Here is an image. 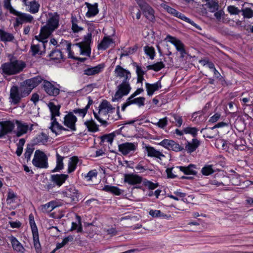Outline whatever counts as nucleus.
I'll use <instances>...</instances> for the list:
<instances>
[{"label": "nucleus", "instance_id": "nucleus-59", "mask_svg": "<svg viewBox=\"0 0 253 253\" xmlns=\"http://www.w3.org/2000/svg\"><path fill=\"white\" fill-rule=\"evenodd\" d=\"M97 175V172L96 169L89 171L85 176L87 181L92 180L93 178H96Z\"/></svg>", "mask_w": 253, "mask_h": 253}, {"label": "nucleus", "instance_id": "nucleus-61", "mask_svg": "<svg viewBox=\"0 0 253 253\" xmlns=\"http://www.w3.org/2000/svg\"><path fill=\"white\" fill-rule=\"evenodd\" d=\"M4 6L5 8L7 9L9 13L11 14L14 15V14L17 11L11 6L10 0H8L7 1H5Z\"/></svg>", "mask_w": 253, "mask_h": 253}, {"label": "nucleus", "instance_id": "nucleus-53", "mask_svg": "<svg viewBox=\"0 0 253 253\" xmlns=\"http://www.w3.org/2000/svg\"><path fill=\"white\" fill-rule=\"evenodd\" d=\"M34 246L36 250H39L40 249L41 245L39 239L38 231L33 232Z\"/></svg>", "mask_w": 253, "mask_h": 253}, {"label": "nucleus", "instance_id": "nucleus-44", "mask_svg": "<svg viewBox=\"0 0 253 253\" xmlns=\"http://www.w3.org/2000/svg\"><path fill=\"white\" fill-rule=\"evenodd\" d=\"M98 111H102L103 110L107 109V111H112L115 108L113 107L112 105L107 100H103L99 105Z\"/></svg>", "mask_w": 253, "mask_h": 253}, {"label": "nucleus", "instance_id": "nucleus-50", "mask_svg": "<svg viewBox=\"0 0 253 253\" xmlns=\"http://www.w3.org/2000/svg\"><path fill=\"white\" fill-rule=\"evenodd\" d=\"M198 129L194 127H186L183 128V131L185 134H190L193 137H195L197 135Z\"/></svg>", "mask_w": 253, "mask_h": 253}, {"label": "nucleus", "instance_id": "nucleus-15", "mask_svg": "<svg viewBox=\"0 0 253 253\" xmlns=\"http://www.w3.org/2000/svg\"><path fill=\"white\" fill-rule=\"evenodd\" d=\"M64 125L68 127L71 130H76V123L77 121V117L74 115L72 112L64 117Z\"/></svg>", "mask_w": 253, "mask_h": 253}, {"label": "nucleus", "instance_id": "nucleus-17", "mask_svg": "<svg viewBox=\"0 0 253 253\" xmlns=\"http://www.w3.org/2000/svg\"><path fill=\"white\" fill-rule=\"evenodd\" d=\"M145 98L144 97H139L137 98H132L129 99V97L127 99L126 102L124 103L122 107V110L123 111L125 108L131 105L136 104L138 106L140 107L144 105Z\"/></svg>", "mask_w": 253, "mask_h": 253}, {"label": "nucleus", "instance_id": "nucleus-13", "mask_svg": "<svg viewBox=\"0 0 253 253\" xmlns=\"http://www.w3.org/2000/svg\"><path fill=\"white\" fill-rule=\"evenodd\" d=\"M0 125V138L11 132L15 127L14 122L10 121H2Z\"/></svg>", "mask_w": 253, "mask_h": 253}, {"label": "nucleus", "instance_id": "nucleus-47", "mask_svg": "<svg viewBox=\"0 0 253 253\" xmlns=\"http://www.w3.org/2000/svg\"><path fill=\"white\" fill-rule=\"evenodd\" d=\"M103 190L106 192H110L116 195H120L122 193L121 190L118 187L115 186L105 185Z\"/></svg>", "mask_w": 253, "mask_h": 253}, {"label": "nucleus", "instance_id": "nucleus-56", "mask_svg": "<svg viewBox=\"0 0 253 253\" xmlns=\"http://www.w3.org/2000/svg\"><path fill=\"white\" fill-rule=\"evenodd\" d=\"M220 107H221V108L223 109L224 111H228V109H234L235 107L237 108V106L234 102L230 101L227 103L226 104H223L221 106H219V109H220Z\"/></svg>", "mask_w": 253, "mask_h": 253}, {"label": "nucleus", "instance_id": "nucleus-29", "mask_svg": "<svg viewBox=\"0 0 253 253\" xmlns=\"http://www.w3.org/2000/svg\"><path fill=\"white\" fill-rule=\"evenodd\" d=\"M15 123L17 126L16 132L17 136L20 137L27 132L28 129V126L27 125L18 121H16Z\"/></svg>", "mask_w": 253, "mask_h": 253}, {"label": "nucleus", "instance_id": "nucleus-12", "mask_svg": "<svg viewBox=\"0 0 253 253\" xmlns=\"http://www.w3.org/2000/svg\"><path fill=\"white\" fill-rule=\"evenodd\" d=\"M165 40L168 41L172 44L175 47L176 50L179 51L181 55H183L186 53L184 45L179 39L170 35H168Z\"/></svg>", "mask_w": 253, "mask_h": 253}, {"label": "nucleus", "instance_id": "nucleus-20", "mask_svg": "<svg viewBox=\"0 0 253 253\" xmlns=\"http://www.w3.org/2000/svg\"><path fill=\"white\" fill-rule=\"evenodd\" d=\"M88 10L85 13V16L87 18H91L95 16L99 13V9L98 8V4L95 2L94 4H91L87 2H85Z\"/></svg>", "mask_w": 253, "mask_h": 253}, {"label": "nucleus", "instance_id": "nucleus-8", "mask_svg": "<svg viewBox=\"0 0 253 253\" xmlns=\"http://www.w3.org/2000/svg\"><path fill=\"white\" fill-rule=\"evenodd\" d=\"M167 10L168 12L172 15L179 18L180 19L190 24L192 26H193L194 27H195L198 30H201V28L199 25L195 23L193 21L189 19V18L187 17L184 14H182V13L178 11L175 9L168 6L167 8Z\"/></svg>", "mask_w": 253, "mask_h": 253}, {"label": "nucleus", "instance_id": "nucleus-32", "mask_svg": "<svg viewBox=\"0 0 253 253\" xmlns=\"http://www.w3.org/2000/svg\"><path fill=\"white\" fill-rule=\"evenodd\" d=\"M0 39L3 42H10L14 39V37L13 34L0 29Z\"/></svg>", "mask_w": 253, "mask_h": 253}, {"label": "nucleus", "instance_id": "nucleus-38", "mask_svg": "<svg viewBox=\"0 0 253 253\" xmlns=\"http://www.w3.org/2000/svg\"><path fill=\"white\" fill-rule=\"evenodd\" d=\"M165 65L162 61L158 62L152 65H149L147 66L148 70H153L155 72H158L165 68Z\"/></svg>", "mask_w": 253, "mask_h": 253}, {"label": "nucleus", "instance_id": "nucleus-7", "mask_svg": "<svg viewBox=\"0 0 253 253\" xmlns=\"http://www.w3.org/2000/svg\"><path fill=\"white\" fill-rule=\"evenodd\" d=\"M138 144L136 142H124L118 145L119 151L124 156L133 154L136 150Z\"/></svg>", "mask_w": 253, "mask_h": 253}, {"label": "nucleus", "instance_id": "nucleus-48", "mask_svg": "<svg viewBox=\"0 0 253 253\" xmlns=\"http://www.w3.org/2000/svg\"><path fill=\"white\" fill-rule=\"evenodd\" d=\"M207 5L210 11L211 12H215L219 8L218 2L213 0H211L207 2Z\"/></svg>", "mask_w": 253, "mask_h": 253}, {"label": "nucleus", "instance_id": "nucleus-4", "mask_svg": "<svg viewBox=\"0 0 253 253\" xmlns=\"http://www.w3.org/2000/svg\"><path fill=\"white\" fill-rule=\"evenodd\" d=\"M147 19L151 22L155 21V11L152 7L145 0H135Z\"/></svg>", "mask_w": 253, "mask_h": 253}, {"label": "nucleus", "instance_id": "nucleus-36", "mask_svg": "<svg viewBox=\"0 0 253 253\" xmlns=\"http://www.w3.org/2000/svg\"><path fill=\"white\" fill-rule=\"evenodd\" d=\"M56 207V202L51 201L45 205H42L41 206V210L43 212H49Z\"/></svg>", "mask_w": 253, "mask_h": 253}, {"label": "nucleus", "instance_id": "nucleus-55", "mask_svg": "<svg viewBox=\"0 0 253 253\" xmlns=\"http://www.w3.org/2000/svg\"><path fill=\"white\" fill-rule=\"evenodd\" d=\"M34 148L32 145H28L24 154L25 158L28 162L30 160L31 156L34 151Z\"/></svg>", "mask_w": 253, "mask_h": 253}, {"label": "nucleus", "instance_id": "nucleus-34", "mask_svg": "<svg viewBox=\"0 0 253 253\" xmlns=\"http://www.w3.org/2000/svg\"><path fill=\"white\" fill-rule=\"evenodd\" d=\"M169 120L178 127H180L183 123L182 117L177 114H171V117L169 119Z\"/></svg>", "mask_w": 253, "mask_h": 253}, {"label": "nucleus", "instance_id": "nucleus-35", "mask_svg": "<svg viewBox=\"0 0 253 253\" xmlns=\"http://www.w3.org/2000/svg\"><path fill=\"white\" fill-rule=\"evenodd\" d=\"M56 166L52 170V172L59 171L60 170H62L64 167L63 162L64 157L60 156L57 153H56Z\"/></svg>", "mask_w": 253, "mask_h": 253}, {"label": "nucleus", "instance_id": "nucleus-5", "mask_svg": "<svg viewBox=\"0 0 253 253\" xmlns=\"http://www.w3.org/2000/svg\"><path fill=\"white\" fill-rule=\"evenodd\" d=\"M32 163L38 168L45 169L48 167L47 157L43 152L39 150L35 151Z\"/></svg>", "mask_w": 253, "mask_h": 253}, {"label": "nucleus", "instance_id": "nucleus-26", "mask_svg": "<svg viewBox=\"0 0 253 253\" xmlns=\"http://www.w3.org/2000/svg\"><path fill=\"white\" fill-rule=\"evenodd\" d=\"M94 117L101 125L106 126L108 125V113L107 112H93Z\"/></svg>", "mask_w": 253, "mask_h": 253}, {"label": "nucleus", "instance_id": "nucleus-46", "mask_svg": "<svg viewBox=\"0 0 253 253\" xmlns=\"http://www.w3.org/2000/svg\"><path fill=\"white\" fill-rule=\"evenodd\" d=\"M84 125L89 131L96 132L98 130V127L97 125L93 120L86 121L84 123Z\"/></svg>", "mask_w": 253, "mask_h": 253}, {"label": "nucleus", "instance_id": "nucleus-19", "mask_svg": "<svg viewBox=\"0 0 253 253\" xmlns=\"http://www.w3.org/2000/svg\"><path fill=\"white\" fill-rule=\"evenodd\" d=\"M124 181L130 185L140 184L143 181L142 177L133 173L125 174Z\"/></svg>", "mask_w": 253, "mask_h": 253}, {"label": "nucleus", "instance_id": "nucleus-1", "mask_svg": "<svg viewBox=\"0 0 253 253\" xmlns=\"http://www.w3.org/2000/svg\"><path fill=\"white\" fill-rule=\"evenodd\" d=\"M41 76H37L27 79L21 83L20 86L13 85L10 91V98L12 103L16 104L21 99L28 96L32 90L38 86L42 82Z\"/></svg>", "mask_w": 253, "mask_h": 253}, {"label": "nucleus", "instance_id": "nucleus-21", "mask_svg": "<svg viewBox=\"0 0 253 253\" xmlns=\"http://www.w3.org/2000/svg\"><path fill=\"white\" fill-rule=\"evenodd\" d=\"M145 150L147 153V156L149 157H154L162 160V158L165 157V156L160 151L156 149L154 147L150 146H146Z\"/></svg>", "mask_w": 253, "mask_h": 253}, {"label": "nucleus", "instance_id": "nucleus-6", "mask_svg": "<svg viewBox=\"0 0 253 253\" xmlns=\"http://www.w3.org/2000/svg\"><path fill=\"white\" fill-rule=\"evenodd\" d=\"M13 15L17 16L15 19L14 27L18 26L23 23H33L34 22L33 16L26 13L17 10Z\"/></svg>", "mask_w": 253, "mask_h": 253}, {"label": "nucleus", "instance_id": "nucleus-41", "mask_svg": "<svg viewBox=\"0 0 253 253\" xmlns=\"http://www.w3.org/2000/svg\"><path fill=\"white\" fill-rule=\"evenodd\" d=\"M174 194L175 195L169 194L168 197L176 201H178L180 198H181V200L183 202H185L186 201H187V199L184 198L185 196H186L185 193H182L178 191H176L174 192Z\"/></svg>", "mask_w": 253, "mask_h": 253}, {"label": "nucleus", "instance_id": "nucleus-16", "mask_svg": "<svg viewBox=\"0 0 253 253\" xmlns=\"http://www.w3.org/2000/svg\"><path fill=\"white\" fill-rule=\"evenodd\" d=\"M116 76L120 78H124L123 81H129L131 78V73L129 71L124 68L120 65H117L115 69Z\"/></svg>", "mask_w": 253, "mask_h": 253}, {"label": "nucleus", "instance_id": "nucleus-54", "mask_svg": "<svg viewBox=\"0 0 253 253\" xmlns=\"http://www.w3.org/2000/svg\"><path fill=\"white\" fill-rule=\"evenodd\" d=\"M108 113V121H114L121 119L120 112H107Z\"/></svg>", "mask_w": 253, "mask_h": 253}, {"label": "nucleus", "instance_id": "nucleus-43", "mask_svg": "<svg viewBox=\"0 0 253 253\" xmlns=\"http://www.w3.org/2000/svg\"><path fill=\"white\" fill-rule=\"evenodd\" d=\"M80 49L81 54L84 55L89 56L91 53L90 45L76 44Z\"/></svg>", "mask_w": 253, "mask_h": 253}, {"label": "nucleus", "instance_id": "nucleus-52", "mask_svg": "<svg viewBox=\"0 0 253 253\" xmlns=\"http://www.w3.org/2000/svg\"><path fill=\"white\" fill-rule=\"evenodd\" d=\"M58 46L60 47V49L66 50H70V47L72 46V43L69 41L62 39Z\"/></svg>", "mask_w": 253, "mask_h": 253}, {"label": "nucleus", "instance_id": "nucleus-45", "mask_svg": "<svg viewBox=\"0 0 253 253\" xmlns=\"http://www.w3.org/2000/svg\"><path fill=\"white\" fill-rule=\"evenodd\" d=\"M144 51L145 53L149 57V58L153 60L156 56V52L154 47L146 45L144 47Z\"/></svg>", "mask_w": 253, "mask_h": 253}, {"label": "nucleus", "instance_id": "nucleus-14", "mask_svg": "<svg viewBox=\"0 0 253 253\" xmlns=\"http://www.w3.org/2000/svg\"><path fill=\"white\" fill-rule=\"evenodd\" d=\"M105 67L104 63H101L94 67L88 66L84 70V74L88 76L98 75L103 72Z\"/></svg>", "mask_w": 253, "mask_h": 253}, {"label": "nucleus", "instance_id": "nucleus-28", "mask_svg": "<svg viewBox=\"0 0 253 253\" xmlns=\"http://www.w3.org/2000/svg\"><path fill=\"white\" fill-rule=\"evenodd\" d=\"M45 48L44 49L42 43L37 44H31L30 51L33 56H35L38 54L42 55L45 53Z\"/></svg>", "mask_w": 253, "mask_h": 253}, {"label": "nucleus", "instance_id": "nucleus-9", "mask_svg": "<svg viewBox=\"0 0 253 253\" xmlns=\"http://www.w3.org/2000/svg\"><path fill=\"white\" fill-rule=\"evenodd\" d=\"M42 77V80L41 83L42 82V88L45 92L50 96H56L58 95L60 92L59 88L49 81L44 80Z\"/></svg>", "mask_w": 253, "mask_h": 253}, {"label": "nucleus", "instance_id": "nucleus-64", "mask_svg": "<svg viewBox=\"0 0 253 253\" xmlns=\"http://www.w3.org/2000/svg\"><path fill=\"white\" fill-rule=\"evenodd\" d=\"M149 213V214L153 217H159L164 215V213H162L160 210H151Z\"/></svg>", "mask_w": 253, "mask_h": 253}, {"label": "nucleus", "instance_id": "nucleus-24", "mask_svg": "<svg viewBox=\"0 0 253 253\" xmlns=\"http://www.w3.org/2000/svg\"><path fill=\"white\" fill-rule=\"evenodd\" d=\"M114 42L113 39L109 36H104L100 42L97 45V49L99 50H105L110 45Z\"/></svg>", "mask_w": 253, "mask_h": 253}, {"label": "nucleus", "instance_id": "nucleus-37", "mask_svg": "<svg viewBox=\"0 0 253 253\" xmlns=\"http://www.w3.org/2000/svg\"><path fill=\"white\" fill-rule=\"evenodd\" d=\"M78 162L79 159L77 157L74 156L71 158V161L68 164V173H71L76 169Z\"/></svg>", "mask_w": 253, "mask_h": 253}, {"label": "nucleus", "instance_id": "nucleus-31", "mask_svg": "<svg viewBox=\"0 0 253 253\" xmlns=\"http://www.w3.org/2000/svg\"><path fill=\"white\" fill-rule=\"evenodd\" d=\"M118 89L125 95H127L130 91L131 87L129 81H123L118 86Z\"/></svg>", "mask_w": 253, "mask_h": 253}, {"label": "nucleus", "instance_id": "nucleus-22", "mask_svg": "<svg viewBox=\"0 0 253 253\" xmlns=\"http://www.w3.org/2000/svg\"><path fill=\"white\" fill-rule=\"evenodd\" d=\"M145 86L147 95L150 96L153 95L156 91L159 90L162 87V84L160 80H159L154 84L146 83Z\"/></svg>", "mask_w": 253, "mask_h": 253}, {"label": "nucleus", "instance_id": "nucleus-49", "mask_svg": "<svg viewBox=\"0 0 253 253\" xmlns=\"http://www.w3.org/2000/svg\"><path fill=\"white\" fill-rule=\"evenodd\" d=\"M116 135L114 133L105 134L101 137V142H107L112 144Z\"/></svg>", "mask_w": 253, "mask_h": 253}, {"label": "nucleus", "instance_id": "nucleus-40", "mask_svg": "<svg viewBox=\"0 0 253 253\" xmlns=\"http://www.w3.org/2000/svg\"><path fill=\"white\" fill-rule=\"evenodd\" d=\"M76 218L78 220V223L73 222L72 223V227L70 229V231H73L77 230V232L81 233L83 232V228L81 223V218L79 215H76Z\"/></svg>", "mask_w": 253, "mask_h": 253}, {"label": "nucleus", "instance_id": "nucleus-63", "mask_svg": "<svg viewBox=\"0 0 253 253\" xmlns=\"http://www.w3.org/2000/svg\"><path fill=\"white\" fill-rule=\"evenodd\" d=\"M133 65L135 67H136V73L137 74V76L140 75V76H144L146 73V71H144L142 69L141 66L138 65L137 63L134 62L133 63Z\"/></svg>", "mask_w": 253, "mask_h": 253}, {"label": "nucleus", "instance_id": "nucleus-2", "mask_svg": "<svg viewBox=\"0 0 253 253\" xmlns=\"http://www.w3.org/2000/svg\"><path fill=\"white\" fill-rule=\"evenodd\" d=\"M48 15V18L46 20V24L41 27L39 35L35 36V39L36 40L39 42H42L44 49H45V46L48 43L46 39L60 26V15L57 12H49Z\"/></svg>", "mask_w": 253, "mask_h": 253}, {"label": "nucleus", "instance_id": "nucleus-27", "mask_svg": "<svg viewBox=\"0 0 253 253\" xmlns=\"http://www.w3.org/2000/svg\"><path fill=\"white\" fill-rule=\"evenodd\" d=\"M200 144V141L196 138H193L191 142L187 141L185 143V149L188 153L195 151Z\"/></svg>", "mask_w": 253, "mask_h": 253}, {"label": "nucleus", "instance_id": "nucleus-30", "mask_svg": "<svg viewBox=\"0 0 253 253\" xmlns=\"http://www.w3.org/2000/svg\"><path fill=\"white\" fill-rule=\"evenodd\" d=\"M176 168L179 169L181 171L186 175H196L197 173L195 170L196 166L194 165L190 164L187 167L180 166L177 167Z\"/></svg>", "mask_w": 253, "mask_h": 253}, {"label": "nucleus", "instance_id": "nucleus-51", "mask_svg": "<svg viewBox=\"0 0 253 253\" xmlns=\"http://www.w3.org/2000/svg\"><path fill=\"white\" fill-rule=\"evenodd\" d=\"M242 15L245 18H251L253 17V10L251 8H245L242 9Z\"/></svg>", "mask_w": 253, "mask_h": 253}, {"label": "nucleus", "instance_id": "nucleus-23", "mask_svg": "<svg viewBox=\"0 0 253 253\" xmlns=\"http://www.w3.org/2000/svg\"><path fill=\"white\" fill-rule=\"evenodd\" d=\"M68 177V175L65 174H52L51 176V180L55 185L60 187L65 182Z\"/></svg>", "mask_w": 253, "mask_h": 253}, {"label": "nucleus", "instance_id": "nucleus-57", "mask_svg": "<svg viewBox=\"0 0 253 253\" xmlns=\"http://www.w3.org/2000/svg\"><path fill=\"white\" fill-rule=\"evenodd\" d=\"M29 220L32 233L38 231V228L34 220V215L32 214L29 215Z\"/></svg>", "mask_w": 253, "mask_h": 253}, {"label": "nucleus", "instance_id": "nucleus-60", "mask_svg": "<svg viewBox=\"0 0 253 253\" xmlns=\"http://www.w3.org/2000/svg\"><path fill=\"white\" fill-rule=\"evenodd\" d=\"M143 184L149 188V189L153 190L156 188L158 186L157 183H153L147 179H144L143 181Z\"/></svg>", "mask_w": 253, "mask_h": 253}, {"label": "nucleus", "instance_id": "nucleus-11", "mask_svg": "<svg viewBox=\"0 0 253 253\" xmlns=\"http://www.w3.org/2000/svg\"><path fill=\"white\" fill-rule=\"evenodd\" d=\"M159 144L167 149L175 152L181 151L184 149L182 147L174 141L167 139H164Z\"/></svg>", "mask_w": 253, "mask_h": 253}, {"label": "nucleus", "instance_id": "nucleus-33", "mask_svg": "<svg viewBox=\"0 0 253 253\" xmlns=\"http://www.w3.org/2000/svg\"><path fill=\"white\" fill-rule=\"evenodd\" d=\"M218 170V169L214 168L213 165H208L205 166L202 169L201 172L204 175H209Z\"/></svg>", "mask_w": 253, "mask_h": 253}, {"label": "nucleus", "instance_id": "nucleus-25", "mask_svg": "<svg viewBox=\"0 0 253 253\" xmlns=\"http://www.w3.org/2000/svg\"><path fill=\"white\" fill-rule=\"evenodd\" d=\"M9 239L14 251L20 253L25 252V248L15 237L11 236L9 237Z\"/></svg>", "mask_w": 253, "mask_h": 253}, {"label": "nucleus", "instance_id": "nucleus-42", "mask_svg": "<svg viewBox=\"0 0 253 253\" xmlns=\"http://www.w3.org/2000/svg\"><path fill=\"white\" fill-rule=\"evenodd\" d=\"M29 6L30 7L29 11L32 14L37 13L39 11L40 5L35 0L30 1Z\"/></svg>", "mask_w": 253, "mask_h": 253}, {"label": "nucleus", "instance_id": "nucleus-10", "mask_svg": "<svg viewBox=\"0 0 253 253\" xmlns=\"http://www.w3.org/2000/svg\"><path fill=\"white\" fill-rule=\"evenodd\" d=\"M51 126L50 128L51 130L54 132L56 134H58L61 130H67V129L64 128L62 126L58 123L55 119V116H59L60 115V112H51Z\"/></svg>", "mask_w": 253, "mask_h": 253}, {"label": "nucleus", "instance_id": "nucleus-18", "mask_svg": "<svg viewBox=\"0 0 253 253\" xmlns=\"http://www.w3.org/2000/svg\"><path fill=\"white\" fill-rule=\"evenodd\" d=\"M65 196L71 199L72 202H78L79 201V193L78 191L73 186H70L63 192Z\"/></svg>", "mask_w": 253, "mask_h": 253}, {"label": "nucleus", "instance_id": "nucleus-58", "mask_svg": "<svg viewBox=\"0 0 253 253\" xmlns=\"http://www.w3.org/2000/svg\"><path fill=\"white\" fill-rule=\"evenodd\" d=\"M92 37L91 34L88 33L87 35L84 36V40L82 42L76 43V44H88L90 45L91 42Z\"/></svg>", "mask_w": 253, "mask_h": 253}, {"label": "nucleus", "instance_id": "nucleus-62", "mask_svg": "<svg viewBox=\"0 0 253 253\" xmlns=\"http://www.w3.org/2000/svg\"><path fill=\"white\" fill-rule=\"evenodd\" d=\"M228 11L229 13L232 15L238 14L241 10L238 8V7L234 5H229L227 7Z\"/></svg>", "mask_w": 253, "mask_h": 253}, {"label": "nucleus", "instance_id": "nucleus-3", "mask_svg": "<svg viewBox=\"0 0 253 253\" xmlns=\"http://www.w3.org/2000/svg\"><path fill=\"white\" fill-rule=\"evenodd\" d=\"M26 67V63L18 60H10V62H5L1 65L0 73L3 75L11 76L17 74Z\"/></svg>", "mask_w": 253, "mask_h": 253}, {"label": "nucleus", "instance_id": "nucleus-39", "mask_svg": "<svg viewBox=\"0 0 253 253\" xmlns=\"http://www.w3.org/2000/svg\"><path fill=\"white\" fill-rule=\"evenodd\" d=\"M49 55L53 60H60L64 58L63 53L60 49L53 50Z\"/></svg>", "mask_w": 253, "mask_h": 253}]
</instances>
